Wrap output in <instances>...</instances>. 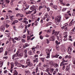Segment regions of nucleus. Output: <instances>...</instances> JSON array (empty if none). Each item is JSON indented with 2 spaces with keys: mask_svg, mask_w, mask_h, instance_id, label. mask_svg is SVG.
<instances>
[{
  "mask_svg": "<svg viewBox=\"0 0 75 75\" xmlns=\"http://www.w3.org/2000/svg\"><path fill=\"white\" fill-rule=\"evenodd\" d=\"M59 34V32H55L54 30H52V34H54V35H57V40H58L60 42H62V35L61 34Z\"/></svg>",
  "mask_w": 75,
  "mask_h": 75,
  "instance_id": "f257e3e1",
  "label": "nucleus"
},
{
  "mask_svg": "<svg viewBox=\"0 0 75 75\" xmlns=\"http://www.w3.org/2000/svg\"><path fill=\"white\" fill-rule=\"evenodd\" d=\"M61 19V16H57L55 18V21L56 24L58 25L59 23L60 22Z\"/></svg>",
  "mask_w": 75,
  "mask_h": 75,
  "instance_id": "f03ea898",
  "label": "nucleus"
},
{
  "mask_svg": "<svg viewBox=\"0 0 75 75\" xmlns=\"http://www.w3.org/2000/svg\"><path fill=\"white\" fill-rule=\"evenodd\" d=\"M67 51L70 54V53L69 52H70V53H71L72 51L73 50V47H72V46L69 47L67 49Z\"/></svg>",
  "mask_w": 75,
  "mask_h": 75,
  "instance_id": "7ed1b4c3",
  "label": "nucleus"
},
{
  "mask_svg": "<svg viewBox=\"0 0 75 75\" xmlns=\"http://www.w3.org/2000/svg\"><path fill=\"white\" fill-rule=\"evenodd\" d=\"M25 7H23L22 9V11H24L25 10H26L27 9H28L29 8V5L27 4H25Z\"/></svg>",
  "mask_w": 75,
  "mask_h": 75,
  "instance_id": "20e7f679",
  "label": "nucleus"
},
{
  "mask_svg": "<svg viewBox=\"0 0 75 75\" xmlns=\"http://www.w3.org/2000/svg\"><path fill=\"white\" fill-rule=\"evenodd\" d=\"M45 18H47L46 19L47 21H48L49 20H50V16L49 15H48V13H46L45 15Z\"/></svg>",
  "mask_w": 75,
  "mask_h": 75,
  "instance_id": "39448f33",
  "label": "nucleus"
},
{
  "mask_svg": "<svg viewBox=\"0 0 75 75\" xmlns=\"http://www.w3.org/2000/svg\"><path fill=\"white\" fill-rule=\"evenodd\" d=\"M19 53V52H18V51L16 53V54H14L12 56V59H14L15 57H17L18 56V54Z\"/></svg>",
  "mask_w": 75,
  "mask_h": 75,
  "instance_id": "423d86ee",
  "label": "nucleus"
},
{
  "mask_svg": "<svg viewBox=\"0 0 75 75\" xmlns=\"http://www.w3.org/2000/svg\"><path fill=\"white\" fill-rule=\"evenodd\" d=\"M62 60L63 61L60 64L61 67V66H62V65L64 64V62H68V60L65 61V59H64V58H63Z\"/></svg>",
  "mask_w": 75,
  "mask_h": 75,
  "instance_id": "0eeeda50",
  "label": "nucleus"
},
{
  "mask_svg": "<svg viewBox=\"0 0 75 75\" xmlns=\"http://www.w3.org/2000/svg\"><path fill=\"white\" fill-rule=\"evenodd\" d=\"M5 28L4 25H2L0 27V30L1 31H4Z\"/></svg>",
  "mask_w": 75,
  "mask_h": 75,
  "instance_id": "6e6552de",
  "label": "nucleus"
},
{
  "mask_svg": "<svg viewBox=\"0 0 75 75\" xmlns=\"http://www.w3.org/2000/svg\"><path fill=\"white\" fill-rule=\"evenodd\" d=\"M14 40H17V41H20V40H21V37L20 36H19L18 38L15 37L14 38Z\"/></svg>",
  "mask_w": 75,
  "mask_h": 75,
  "instance_id": "1a4fd4ad",
  "label": "nucleus"
},
{
  "mask_svg": "<svg viewBox=\"0 0 75 75\" xmlns=\"http://www.w3.org/2000/svg\"><path fill=\"white\" fill-rule=\"evenodd\" d=\"M47 54H50V51L48 49H47L45 50Z\"/></svg>",
  "mask_w": 75,
  "mask_h": 75,
  "instance_id": "9d476101",
  "label": "nucleus"
},
{
  "mask_svg": "<svg viewBox=\"0 0 75 75\" xmlns=\"http://www.w3.org/2000/svg\"><path fill=\"white\" fill-rule=\"evenodd\" d=\"M68 36V35H65L64 36V41H67V40L68 39H67V36Z\"/></svg>",
  "mask_w": 75,
  "mask_h": 75,
  "instance_id": "9b49d317",
  "label": "nucleus"
},
{
  "mask_svg": "<svg viewBox=\"0 0 75 75\" xmlns=\"http://www.w3.org/2000/svg\"><path fill=\"white\" fill-rule=\"evenodd\" d=\"M52 22H49L48 23H47L46 24V25L47 27H48V25H51L52 24Z\"/></svg>",
  "mask_w": 75,
  "mask_h": 75,
  "instance_id": "f8f14e48",
  "label": "nucleus"
},
{
  "mask_svg": "<svg viewBox=\"0 0 75 75\" xmlns=\"http://www.w3.org/2000/svg\"><path fill=\"white\" fill-rule=\"evenodd\" d=\"M16 66H17V67H21L22 66V64H21L20 63H17L16 64Z\"/></svg>",
  "mask_w": 75,
  "mask_h": 75,
  "instance_id": "ddd939ff",
  "label": "nucleus"
},
{
  "mask_svg": "<svg viewBox=\"0 0 75 75\" xmlns=\"http://www.w3.org/2000/svg\"><path fill=\"white\" fill-rule=\"evenodd\" d=\"M70 69V67L69 66H67L66 67V71H69Z\"/></svg>",
  "mask_w": 75,
  "mask_h": 75,
  "instance_id": "4468645a",
  "label": "nucleus"
},
{
  "mask_svg": "<svg viewBox=\"0 0 75 75\" xmlns=\"http://www.w3.org/2000/svg\"><path fill=\"white\" fill-rule=\"evenodd\" d=\"M55 39V37L54 36H52L51 38H50V41H54Z\"/></svg>",
  "mask_w": 75,
  "mask_h": 75,
  "instance_id": "2eb2a0df",
  "label": "nucleus"
},
{
  "mask_svg": "<svg viewBox=\"0 0 75 75\" xmlns=\"http://www.w3.org/2000/svg\"><path fill=\"white\" fill-rule=\"evenodd\" d=\"M38 62V58H35V60H33V63H35V62Z\"/></svg>",
  "mask_w": 75,
  "mask_h": 75,
  "instance_id": "dca6fc26",
  "label": "nucleus"
},
{
  "mask_svg": "<svg viewBox=\"0 0 75 75\" xmlns=\"http://www.w3.org/2000/svg\"><path fill=\"white\" fill-rule=\"evenodd\" d=\"M49 64L50 65H51L52 66H54V62L52 61H50L49 62Z\"/></svg>",
  "mask_w": 75,
  "mask_h": 75,
  "instance_id": "f3484780",
  "label": "nucleus"
},
{
  "mask_svg": "<svg viewBox=\"0 0 75 75\" xmlns=\"http://www.w3.org/2000/svg\"><path fill=\"white\" fill-rule=\"evenodd\" d=\"M64 16L65 17V18H66V20L68 19L69 18V17L68 15L67 14H66Z\"/></svg>",
  "mask_w": 75,
  "mask_h": 75,
  "instance_id": "a211bd4d",
  "label": "nucleus"
},
{
  "mask_svg": "<svg viewBox=\"0 0 75 75\" xmlns=\"http://www.w3.org/2000/svg\"><path fill=\"white\" fill-rule=\"evenodd\" d=\"M30 1L31 4H35L36 3L35 1L33 0H30Z\"/></svg>",
  "mask_w": 75,
  "mask_h": 75,
  "instance_id": "6ab92c4d",
  "label": "nucleus"
},
{
  "mask_svg": "<svg viewBox=\"0 0 75 75\" xmlns=\"http://www.w3.org/2000/svg\"><path fill=\"white\" fill-rule=\"evenodd\" d=\"M11 16V14L9 13H8L6 15V17L7 19H8V17H10Z\"/></svg>",
  "mask_w": 75,
  "mask_h": 75,
  "instance_id": "aec40b11",
  "label": "nucleus"
},
{
  "mask_svg": "<svg viewBox=\"0 0 75 75\" xmlns=\"http://www.w3.org/2000/svg\"><path fill=\"white\" fill-rule=\"evenodd\" d=\"M35 48H37V47H33L32 48V50L33 51V52L34 53H35Z\"/></svg>",
  "mask_w": 75,
  "mask_h": 75,
  "instance_id": "412c9836",
  "label": "nucleus"
},
{
  "mask_svg": "<svg viewBox=\"0 0 75 75\" xmlns=\"http://www.w3.org/2000/svg\"><path fill=\"white\" fill-rule=\"evenodd\" d=\"M54 66L55 68H58V67H59V66L58 65V64L57 63L54 64Z\"/></svg>",
  "mask_w": 75,
  "mask_h": 75,
  "instance_id": "4be33fe9",
  "label": "nucleus"
},
{
  "mask_svg": "<svg viewBox=\"0 0 75 75\" xmlns=\"http://www.w3.org/2000/svg\"><path fill=\"white\" fill-rule=\"evenodd\" d=\"M14 74L13 75H17L18 74V73L16 70H15L13 72Z\"/></svg>",
  "mask_w": 75,
  "mask_h": 75,
  "instance_id": "5701e85b",
  "label": "nucleus"
},
{
  "mask_svg": "<svg viewBox=\"0 0 75 75\" xmlns=\"http://www.w3.org/2000/svg\"><path fill=\"white\" fill-rule=\"evenodd\" d=\"M4 0H1L0 1V4H1V5H2L3 4H4Z\"/></svg>",
  "mask_w": 75,
  "mask_h": 75,
  "instance_id": "b1692460",
  "label": "nucleus"
},
{
  "mask_svg": "<svg viewBox=\"0 0 75 75\" xmlns=\"http://www.w3.org/2000/svg\"><path fill=\"white\" fill-rule=\"evenodd\" d=\"M26 62L27 64H29V63H30V60L29 59H28L27 60Z\"/></svg>",
  "mask_w": 75,
  "mask_h": 75,
  "instance_id": "393cba45",
  "label": "nucleus"
},
{
  "mask_svg": "<svg viewBox=\"0 0 75 75\" xmlns=\"http://www.w3.org/2000/svg\"><path fill=\"white\" fill-rule=\"evenodd\" d=\"M30 9L32 10H34L35 9V6H34L33 5L32 6L30 7Z\"/></svg>",
  "mask_w": 75,
  "mask_h": 75,
  "instance_id": "a878e982",
  "label": "nucleus"
},
{
  "mask_svg": "<svg viewBox=\"0 0 75 75\" xmlns=\"http://www.w3.org/2000/svg\"><path fill=\"white\" fill-rule=\"evenodd\" d=\"M52 8H54L55 10H57V6H52Z\"/></svg>",
  "mask_w": 75,
  "mask_h": 75,
  "instance_id": "bb28decb",
  "label": "nucleus"
},
{
  "mask_svg": "<svg viewBox=\"0 0 75 75\" xmlns=\"http://www.w3.org/2000/svg\"><path fill=\"white\" fill-rule=\"evenodd\" d=\"M43 3H41V6H43V8L44 7V8H47V6H46L45 5H43Z\"/></svg>",
  "mask_w": 75,
  "mask_h": 75,
  "instance_id": "cd10ccee",
  "label": "nucleus"
},
{
  "mask_svg": "<svg viewBox=\"0 0 75 75\" xmlns=\"http://www.w3.org/2000/svg\"><path fill=\"white\" fill-rule=\"evenodd\" d=\"M11 40L13 43H16V41L14 40V39L13 38H11Z\"/></svg>",
  "mask_w": 75,
  "mask_h": 75,
  "instance_id": "c85d7f7f",
  "label": "nucleus"
},
{
  "mask_svg": "<svg viewBox=\"0 0 75 75\" xmlns=\"http://www.w3.org/2000/svg\"><path fill=\"white\" fill-rule=\"evenodd\" d=\"M28 65L29 66V67H32L33 66V64L30 62L29 64H28Z\"/></svg>",
  "mask_w": 75,
  "mask_h": 75,
  "instance_id": "c756f323",
  "label": "nucleus"
},
{
  "mask_svg": "<svg viewBox=\"0 0 75 75\" xmlns=\"http://www.w3.org/2000/svg\"><path fill=\"white\" fill-rule=\"evenodd\" d=\"M74 23V22H71L69 24V26H71L72 25H73Z\"/></svg>",
  "mask_w": 75,
  "mask_h": 75,
  "instance_id": "7c9ffc66",
  "label": "nucleus"
},
{
  "mask_svg": "<svg viewBox=\"0 0 75 75\" xmlns=\"http://www.w3.org/2000/svg\"><path fill=\"white\" fill-rule=\"evenodd\" d=\"M28 54L29 55H31L33 54V52H32V51H30L28 52Z\"/></svg>",
  "mask_w": 75,
  "mask_h": 75,
  "instance_id": "2f4dec72",
  "label": "nucleus"
},
{
  "mask_svg": "<svg viewBox=\"0 0 75 75\" xmlns=\"http://www.w3.org/2000/svg\"><path fill=\"white\" fill-rule=\"evenodd\" d=\"M27 20H28V19H27L26 18H25L24 19L23 21V23H24L26 21H27Z\"/></svg>",
  "mask_w": 75,
  "mask_h": 75,
  "instance_id": "473e14b6",
  "label": "nucleus"
},
{
  "mask_svg": "<svg viewBox=\"0 0 75 75\" xmlns=\"http://www.w3.org/2000/svg\"><path fill=\"white\" fill-rule=\"evenodd\" d=\"M11 69H13V67H14V63H11Z\"/></svg>",
  "mask_w": 75,
  "mask_h": 75,
  "instance_id": "72a5a7b5",
  "label": "nucleus"
},
{
  "mask_svg": "<svg viewBox=\"0 0 75 75\" xmlns=\"http://www.w3.org/2000/svg\"><path fill=\"white\" fill-rule=\"evenodd\" d=\"M4 26H6V28H8V27H9V25H7V24H6V23H4Z\"/></svg>",
  "mask_w": 75,
  "mask_h": 75,
  "instance_id": "f704fd0d",
  "label": "nucleus"
},
{
  "mask_svg": "<svg viewBox=\"0 0 75 75\" xmlns=\"http://www.w3.org/2000/svg\"><path fill=\"white\" fill-rule=\"evenodd\" d=\"M43 8V6H40L39 7V11H40V10H41V9Z\"/></svg>",
  "mask_w": 75,
  "mask_h": 75,
  "instance_id": "c9c22d12",
  "label": "nucleus"
},
{
  "mask_svg": "<svg viewBox=\"0 0 75 75\" xmlns=\"http://www.w3.org/2000/svg\"><path fill=\"white\" fill-rule=\"evenodd\" d=\"M3 51V48L2 47L0 48V53L2 52Z\"/></svg>",
  "mask_w": 75,
  "mask_h": 75,
  "instance_id": "e433bc0d",
  "label": "nucleus"
},
{
  "mask_svg": "<svg viewBox=\"0 0 75 75\" xmlns=\"http://www.w3.org/2000/svg\"><path fill=\"white\" fill-rule=\"evenodd\" d=\"M56 50H57V51H59V47L58 46H56Z\"/></svg>",
  "mask_w": 75,
  "mask_h": 75,
  "instance_id": "4c0bfd02",
  "label": "nucleus"
},
{
  "mask_svg": "<svg viewBox=\"0 0 75 75\" xmlns=\"http://www.w3.org/2000/svg\"><path fill=\"white\" fill-rule=\"evenodd\" d=\"M33 11H29L28 12L26 13V14H31Z\"/></svg>",
  "mask_w": 75,
  "mask_h": 75,
  "instance_id": "58836bf2",
  "label": "nucleus"
},
{
  "mask_svg": "<svg viewBox=\"0 0 75 75\" xmlns=\"http://www.w3.org/2000/svg\"><path fill=\"white\" fill-rule=\"evenodd\" d=\"M3 65V62H1L0 63V67H2Z\"/></svg>",
  "mask_w": 75,
  "mask_h": 75,
  "instance_id": "ea45409f",
  "label": "nucleus"
},
{
  "mask_svg": "<svg viewBox=\"0 0 75 75\" xmlns=\"http://www.w3.org/2000/svg\"><path fill=\"white\" fill-rule=\"evenodd\" d=\"M23 53H21L19 54V57H21H21H23Z\"/></svg>",
  "mask_w": 75,
  "mask_h": 75,
  "instance_id": "a19ab883",
  "label": "nucleus"
},
{
  "mask_svg": "<svg viewBox=\"0 0 75 75\" xmlns=\"http://www.w3.org/2000/svg\"><path fill=\"white\" fill-rule=\"evenodd\" d=\"M38 65H37L36 67V72H38Z\"/></svg>",
  "mask_w": 75,
  "mask_h": 75,
  "instance_id": "79ce46f5",
  "label": "nucleus"
},
{
  "mask_svg": "<svg viewBox=\"0 0 75 75\" xmlns=\"http://www.w3.org/2000/svg\"><path fill=\"white\" fill-rule=\"evenodd\" d=\"M72 62H73V64L74 65H75V59L74 58H73V59Z\"/></svg>",
  "mask_w": 75,
  "mask_h": 75,
  "instance_id": "37998d69",
  "label": "nucleus"
},
{
  "mask_svg": "<svg viewBox=\"0 0 75 75\" xmlns=\"http://www.w3.org/2000/svg\"><path fill=\"white\" fill-rule=\"evenodd\" d=\"M14 17V16H11L10 17V18L11 20H13V17Z\"/></svg>",
  "mask_w": 75,
  "mask_h": 75,
  "instance_id": "c03bdc74",
  "label": "nucleus"
},
{
  "mask_svg": "<svg viewBox=\"0 0 75 75\" xmlns=\"http://www.w3.org/2000/svg\"><path fill=\"white\" fill-rule=\"evenodd\" d=\"M34 24H35L36 25H37L38 24V22H37V21H36L34 23Z\"/></svg>",
  "mask_w": 75,
  "mask_h": 75,
  "instance_id": "a18cd8bd",
  "label": "nucleus"
},
{
  "mask_svg": "<svg viewBox=\"0 0 75 75\" xmlns=\"http://www.w3.org/2000/svg\"><path fill=\"white\" fill-rule=\"evenodd\" d=\"M46 41H47V44H49V43H50V41H49V40H48V39H46Z\"/></svg>",
  "mask_w": 75,
  "mask_h": 75,
  "instance_id": "49530a36",
  "label": "nucleus"
},
{
  "mask_svg": "<svg viewBox=\"0 0 75 75\" xmlns=\"http://www.w3.org/2000/svg\"><path fill=\"white\" fill-rule=\"evenodd\" d=\"M47 56L46 57V58H50V54H47Z\"/></svg>",
  "mask_w": 75,
  "mask_h": 75,
  "instance_id": "de8ad7c7",
  "label": "nucleus"
},
{
  "mask_svg": "<svg viewBox=\"0 0 75 75\" xmlns=\"http://www.w3.org/2000/svg\"><path fill=\"white\" fill-rule=\"evenodd\" d=\"M54 71V69H51L50 70V72H53V71Z\"/></svg>",
  "mask_w": 75,
  "mask_h": 75,
  "instance_id": "09e8293b",
  "label": "nucleus"
},
{
  "mask_svg": "<svg viewBox=\"0 0 75 75\" xmlns=\"http://www.w3.org/2000/svg\"><path fill=\"white\" fill-rule=\"evenodd\" d=\"M41 59L42 60V61L43 62H44V59H45V58H41Z\"/></svg>",
  "mask_w": 75,
  "mask_h": 75,
  "instance_id": "8fccbe9b",
  "label": "nucleus"
},
{
  "mask_svg": "<svg viewBox=\"0 0 75 75\" xmlns=\"http://www.w3.org/2000/svg\"><path fill=\"white\" fill-rule=\"evenodd\" d=\"M6 6L5 5V4L4 3V4H3L2 5V7H3V8H4L5 7V6Z\"/></svg>",
  "mask_w": 75,
  "mask_h": 75,
  "instance_id": "3c124183",
  "label": "nucleus"
},
{
  "mask_svg": "<svg viewBox=\"0 0 75 75\" xmlns=\"http://www.w3.org/2000/svg\"><path fill=\"white\" fill-rule=\"evenodd\" d=\"M52 11H50L49 13V14L50 16H52Z\"/></svg>",
  "mask_w": 75,
  "mask_h": 75,
  "instance_id": "603ef678",
  "label": "nucleus"
},
{
  "mask_svg": "<svg viewBox=\"0 0 75 75\" xmlns=\"http://www.w3.org/2000/svg\"><path fill=\"white\" fill-rule=\"evenodd\" d=\"M65 66L64 65H63L62 69L63 70H64V69H65Z\"/></svg>",
  "mask_w": 75,
  "mask_h": 75,
  "instance_id": "864d4df0",
  "label": "nucleus"
},
{
  "mask_svg": "<svg viewBox=\"0 0 75 75\" xmlns=\"http://www.w3.org/2000/svg\"><path fill=\"white\" fill-rule=\"evenodd\" d=\"M67 10V8H63V9L62 10V11H65V10Z\"/></svg>",
  "mask_w": 75,
  "mask_h": 75,
  "instance_id": "5fc2aeb1",
  "label": "nucleus"
},
{
  "mask_svg": "<svg viewBox=\"0 0 75 75\" xmlns=\"http://www.w3.org/2000/svg\"><path fill=\"white\" fill-rule=\"evenodd\" d=\"M20 13H18L16 14V17H18V16H20Z\"/></svg>",
  "mask_w": 75,
  "mask_h": 75,
  "instance_id": "6e6d98bb",
  "label": "nucleus"
},
{
  "mask_svg": "<svg viewBox=\"0 0 75 75\" xmlns=\"http://www.w3.org/2000/svg\"><path fill=\"white\" fill-rule=\"evenodd\" d=\"M21 41H22V42H24H24H25V40L24 39H22Z\"/></svg>",
  "mask_w": 75,
  "mask_h": 75,
  "instance_id": "4d7b16f0",
  "label": "nucleus"
},
{
  "mask_svg": "<svg viewBox=\"0 0 75 75\" xmlns=\"http://www.w3.org/2000/svg\"><path fill=\"white\" fill-rule=\"evenodd\" d=\"M30 39V36H28L27 37V40L28 41V40H29Z\"/></svg>",
  "mask_w": 75,
  "mask_h": 75,
  "instance_id": "13d9d810",
  "label": "nucleus"
},
{
  "mask_svg": "<svg viewBox=\"0 0 75 75\" xmlns=\"http://www.w3.org/2000/svg\"><path fill=\"white\" fill-rule=\"evenodd\" d=\"M57 72V71H54L53 73V75H55L56 74V73Z\"/></svg>",
  "mask_w": 75,
  "mask_h": 75,
  "instance_id": "bf43d9fd",
  "label": "nucleus"
},
{
  "mask_svg": "<svg viewBox=\"0 0 75 75\" xmlns=\"http://www.w3.org/2000/svg\"><path fill=\"white\" fill-rule=\"evenodd\" d=\"M67 32H64V35H67Z\"/></svg>",
  "mask_w": 75,
  "mask_h": 75,
  "instance_id": "052dcab7",
  "label": "nucleus"
},
{
  "mask_svg": "<svg viewBox=\"0 0 75 75\" xmlns=\"http://www.w3.org/2000/svg\"><path fill=\"white\" fill-rule=\"evenodd\" d=\"M23 23H24L25 24H28V21L25 22H23Z\"/></svg>",
  "mask_w": 75,
  "mask_h": 75,
  "instance_id": "680f3d73",
  "label": "nucleus"
},
{
  "mask_svg": "<svg viewBox=\"0 0 75 75\" xmlns=\"http://www.w3.org/2000/svg\"><path fill=\"white\" fill-rule=\"evenodd\" d=\"M15 22H14V21H13V23H12L11 24V25H14L15 24Z\"/></svg>",
  "mask_w": 75,
  "mask_h": 75,
  "instance_id": "e2e57ef3",
  "label": "nucleus"
},
{
  "mask_svg": "<svg viewBox=\"0 0 75 75\" xmlns=\"http://www.w3.org/2000/svg\"><path fill=\"white\" fill-rule=\"evenodd\" d=\"M68 23H66L64 24V26L65 27H67V26H68Z\"/></svg>",
  "mask_w": 75,
  "mask_h": 75,
  "instance_id": "0e129e2a",
  "label": "nucleus"
},
{
  "mask_svg": "<svg viewBox=\"0 0 75 75\" xmlns=\"http://www.w3.org/2000/svg\"><path fill=\"white\" fill-rule=\"evenodd\" d=\"M40 38L41 39V40H42L43 39V37L41 36H40Z\"/></svg>",
  "mask_w": 75,
  "mask_h": 75,
  "instance_id": "69168bd1",
  "label": "nucleus"
},
{
  "mask_svg": "<svg viewBox=\"0 0 75 75\" xmlns=\"http://www.w3.org/2000/svg\"><path fill=\"white\" fill-rule=\"evenodd\" d=\"M23 38H25V37H26V36H25V35H23Z\"/></svg>",
  "mask_w": 75,
  "mask_h": 75,
  "instance_id": "338daca9",
  "label": "nucleus"
},
{
  "mask_svg": "<svg viewBox=\"0 0 75 75\" xmlns=\"http://www.w3.org/2000/svg\"><path fill=\"white\" fill-rule=\"evenodd\" d=\"M7 72V70H5L4 71V74H6Z\"/></svg>",
  "mask_w": 75,
  "mask_h": 75,
  "instance_id": "774afa93",
  "label": "nucleus"
}]
</instances>
